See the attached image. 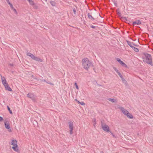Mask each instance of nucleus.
I'll return each instance as SVG.
<instances>
[{"label": "nucleus", "instance_id": "f257e3e1", "mask_svg": "<svg viewBox=\"0 0 153 153\" xmlns=\"http://www.w3.org/2000/svg\"><path fill=\"white\" fill-rule=\"evenodd\" d=\"M82 65L83 68L87 70L91 66H93L92 62H90L88 58H85L82 59Z\"/></svg>", "mask_w": 153, "mask_h": 153}, {"label": "nucleus", "instance_id": "f03ea898", "mask_svg": "<svg viewBox=\"0 0 153 153\" xmlns=\"http://www.w3.org/2000/svg\"><path fill=\"white\" fill-rule=\"evenodd\" d=\"M143 55L146 58V62L147 64H149L152 66H153L152 60L151 55L146 53H144Z\"/></svg>", "mask_w": 153, "mask_h": 153}, {"label": "nucleus", "instance_id": "7ed1b4c3", "mask_svg": "<svg viewBox=\"0 0 153 153\" xmlns=\"http://www.w3.org/2000/svg\"><path fill=\"white\" fill-rule=\"evenodd\" d=\"M11 144L13 145L12 148L16 152H18L19 150L17 144V140H12L11 142Z\"/></svg>", "mask_w": 153, "mask_h": 153}, {"label": "nucleus", "instance_id": "20e7f679", "mask_svg": "<svg viewBox=\"0 0 153 153\" xmlns=\"http://www.w3.org/2000/svg\"><path fill=\"white\" fill-rule=\"evenodd\" d=\"M101 127L102 129L105 131L108 132L110 131V128L109 126L105 124H103L102 121L101 122Z\"/></svg>", "mask_w": 153, "mask_h": 153}, {"label": "nucleus", "instance_id": "39448f33", "mask_svg": "<svg viewBox=\"0 0 153 153\" xmlns=\"http://www.w3.org/2000/svg\"><path fill=\"white\" fill-rule=\"evenodd\" d=\"M70 130V133L71 134H73V130L74 128V123L73 122L70 121L68 122Z\"/></svg>", "mask_w": 153, "mask_h": 153}, {"label": "nucleus", "instance_id": "423d86ee", "mask_svg": "<svg viewBox=\"0 0 153 153\" xmlns=\"http://www.w3.org/2000/svg\"><path fill=\"white\" fill-rule=\"evenodd\" d=\"M27 97L30 98L33 101H35L36 99V96L33 94L31 93H29L27 94Z\"/></svg>", "mask_w": 153, "mask_h": 153}, {"label": "nucleus", "instance_id": "0eeeda50", "mask_svg": "<svg viewBox=\"0 0 153 153\" xmlns=\"http://www.w3.org/2000/svg\"><path fill=\"white\" fill-rule=\"evenodd\" d=\"M4 126L5 127V128L8 129V131L10 132H11L12 130L10 128V124L9 122L8 121V123H7V121L6 120H4Z\"/></svg>", "mask_w": 153, "mask_h": 153}, {"label": "nucleus", "instance_id": "6e6552de", "mask_svg": "<svg viewBox=\"0 0 153 153\" xmlns=\"http://www.w3.org/2000/svg\"><path fill=\"white\" fill-rule=\"evenodd\" d=\"M116 59L120 65H121L123 66L126 67L127 66L123 61L121 60V59L118 58H116Z\"/></svg>", "mask_w": 153, "mask_h": 153}, {"label": "nucleus", "instance_id": "1a4fd4ad", "mask_svg": "<svg viewBox=\"0 0 153 153\" xmlns=\"http://www.w3.org/2000/svg\"><path fill=\"white\" fill-rule=\"evenodd\" d=\"M120 109L122 111L123 113L125 115H127V113L129 112L127 110L125 109L123 107H120Z\"/></svg>", "mask_w": 153, "mask_h": 153}, {"label": "nucleus", "instance_id": "9d476101", "mask_svg": "<svg viewBox=\"0 0 153 153\" xmlns=\"http://www.w3.org/2000/svg\"><path fill=\"white\" fill-rule=\"evenodd\" d=\"M33 59L39 62H42V60L39 57L34 56L33 57Z\"/></svg>", "mask_w": 153, "mask_h": 153}, {"label": "nucleus", "instance_id": "9b49d317", "mask_svg": "<svg viewBox=\"0 0 153 153\" xmlns=\"http://www.w3.org/2000/svg\"><path fill=\"white\" fill-rule=\"evenodd\" d=\"M4 86L6 90L10 91H12V89L10 87L8 84Z\"/></svg>", "mask_w": 153, "mask_h": 153}, {"label": "nucleus", "instance_id": "f8f14e48", "mask_svg": "<svg viewBox=\"0 0 153 153\" xmlns=\"http://www.w3.org/2000/svg\"><path fill=\"white\" fill-rule=\"evenodd\" d=\"M141 24V21L139 20H136V21L133 22L132 23L133 25H139Z\"/></svg>", "mask_w": 153, "mask_h": 153}, {"label": "nucleus", "instance_id": "ddd939ff", "mask_svg": "<svg viewBox=\"0 0 153 153\" xmlns=\"http://www.w3.org/2000/svg\"><path fill=\"white\" fill-rule=\"evenodd\" d=\"M88 16L89 19H91L92 20H95V19L91 15L90 13H88Z\"/></svg>", "mask_w": 153, "mask_h": 153}, {"label": "nucleus", "instance_id": "4468645a", "mask_svg": "<svg viewBox=\"0 0 153 153\" xmlns=\"http://www.w3.org/2000/svg\"><path fill=\"white\" fill-rule=\"evenodd\" d=\"M127 113V115L126 116H127L130 119H132L133 118V116L129 112H128Z\"/></svg>", "mask_w": 153, "mask_h": 153}, {"label": "nucleus", "instance_id": "2eb2a0df", "mask_svg": "<svg viewBox=\"0 0 153 153\" xmlns=\"http://www.w3.org/2000/svg\"><path fill=\"white\" fill-rule=\"evenodd\" d=\"M121 79L123 82L125 84L126 86H127L128 85L127 81L124 78H123Z\"/></svg>", "mask_w": 153, "mask_h": 153}, {"label": "nucleus", "instance_id": "dca6fc26", "mask_svg": "<svg viewBox=\"0 0 153 153\" xmlns=\"http://www.w3.org/2000/svg\"><path fill=\"white\" fill-rule=\"evenodd\" d=\"M27 56H29L32 59H33V57L34 56L33 54L29 52L27 53Z\"/></svg>", "mask_w": 153, "mask_h": 153}, {"label": "nucleus", "instance_id": "f3484780", "mask_svg": "<svg viewBox=\"0 0 153 153\" xmlns=\"http://www.w3.org/2000/svg\"><path fill=\"white\" fill-rule=\"evenodd\" d=\"M127 42L128 44L131 47V48L133 47V46L132 45V42H131L128 41H127Z\"/></svg>", "mask_w": 153, "mask_h": 153}, {"label": "nucleus", "instance_id": "a211bd4d", "mask_svg": "<svg viewBox=\"0 0 153 153\" xmlns=\"http://www.w3.org/2000/svg\"><path fill=\"white\" fill-rule=\"evenodd\" d=\"M132 48L136 52H139V49L136 48L133 46Z\"/></svg>", "mask_w": 153, "mask_h": 153}, {"label": "nucleus", "instance_id": "6ab92c4d", "mask_svg": "<svg viewBox=\"0 0 153 153\" xmlns=\"http://www.w3.org/2000/svg\"><path fill=\"white\" fill-rule=\"evenodd\" d=\"M50 3L52 6H55L56 4V2L53 1H51Z\"/></svg>", "mask_w": 153, "mask_h": 153}, {"label": "nucleus", "instance_id": "aec40b11", "mask_svg": "<svg viewBox=\"0 0 153 153\" xmlns=\"http://www.w3.org/2000/svg\"><path fill=\"white\" fill-rule=\"evenodd\" d=\"M2 82L4 86H5L6 85L8 84V83L7 82L6 80H5L4 81V80H2Z\"/></svg>", "mask_w": 153, "mask_h": 153}, {"label": "nucleus", "instance_id": "412c9836", "mask_svg": "<svg viewBox=\"0 0 153 153\" xmlns=\"http://www.w3.org/2000/svg\"><path fill=\"white\" fill-rule=\"evenodd\" d=\"M108 100L112 102H114L115 101V99L113 98H109L108 99Z\"/></svg>", "mask_w": 153, "mask_h": 153}, {"label": "nucleus", "instance_id": "4be33fe9", "mask_svg": "<svg viewBox=\"0 0 153 153\" xmlns=\"http://www.w3.org/2000/svg\"><path fill=\"white\" fill-rule=\"evenodd\" d=\"M7 110L9 111V113L10 114H12L13 113L12 112V111L10 110V108L8 106H7Z\"/></svg>", "mask_w": 153, "mask_h": 153}, {"label": "nucleus", "instance_id": "5701e85b", "mask_svg": "<svg viewBox=\"0 0 153 153\" xmlns=\"http://www.w3.org/2000/svg\"><path fill=\"white\" fill-rule=\"evenodd\" d=\"M28 1L29 2L30 4L31 5H33L35 4L33 1L32 0H29Z\"/></svg>", "mask_w": 153, "mask_h": 153}, {"label": "nucleus", "instance_id": "b1692460", "mask_svg": "<svg viewBox=\"0 0 153 153\" xmlns=\"http://www.w3.org/2000/svg\"><path fill=\"white\" fill-rule=\"evenodd\" d=\"M113 69L118 74L119 73H120L118 70L115 67H113Z\"/></svg>", "mask_w": 153, "mask_h": 153}, {"label": "nucleus", "instance_id": "393cba45", "mask_svg": "<svg viewBox=\"0 0 153 153\" xmlns=\"http://www.w3.org/2000/svg\"><path fill=\"white\" fill-rule=\"evenodd\" d=\"M0 76H1V81H2V80H4V81L5 80H6L4 76H2L1 75H0Z\"/></svg>", "mask_w": 153, "mask_h": 153}, {"label": "nucleus", "instance_id": "a878e982", "mask_svg": "<svg viewBox=\"0 0 153 153\" xmlns=\"http://www.w3.org/2000/svg\"><path fill=\"white\" fill-rule=\"evenodd\" d=\"M113 2L114 3V5L116 7L117 6V1H116L114 0V1H113Z\"/></svg>", "mask_w": 153, "mask_h": 153}, {"label": "nucleus", "instance_id": "bb28decb", "mask_svg": "<svg viewBox=\"0 0 153 153\" xmlns=\"http://www.w3.org/2000/svg\"><path fill=\"white\" fill-rule=\"evenodd\" d=\"M118 74L119 75V76L120 77L121 79L123 78V76L121 74L120 72Z\"/></svg>", "mask_w": 153, "mask_h": 153}, {"label": "nucleus", "instance_id": "cd10ccee", "mask_svg": "<svg viewBox=\"0 0 153 153\" xmlns=\"http://www.w3.org/2000/svg\"><path fill=\"white\" fill-rule=\"evenodd\" d=\"M74 85L75 86L76 88L78 90L79 89V88L76 82H75L74 83Z\"/></svg>", "mask_w": 153, "mask_h": 153}, {"label": "nucleus", "instance_id": "c85d7f7f", "mask_svg": "<svg viewBox=\"0 0 153 153\" xmlns=\"http://www.w3.org/2000/svg\"><path fill=\"white\" fill-rule=\"evenodd\" d=\"M73 10L74 12V14H76V11L75 9V8H73Z\"/></svg>", "mask_w": 153, "mask_h": 153}, {"label": "nucleus", "instance_id": "c756f323", "mask_svg": "<svg viewBox=\"0 0 153 153\" xmlns=\"http://www.w3.org/2000/svg\"><path fill=\"white\" fill-rule=\"evenodd\" d=\"M117 14L118 15L119 17H121V13L120 12H117Z\"/></svg>", "mask_w": 153, "mask_h": 153}, {"label": "nucleus", "instance_id": "7c9ffc66", "mask_svg": "<svg viewBox=\"0 0 153 153\" xmlns=\"http://www.w3.org/2000/svg\"><path fill=\"white\" fill-rule=\"evenodd\" d=\"M9 4L10 5L12 10L14 8V7L13 6V5L11 3H10V4Z\"/></svg>", "mask_w": 153, "mask_h": 153}, {"label": "nucleus", "instance_id": "2f4dec72", "mask_svg": "<svg viewBox=\"0 0 153 153\" xmlns=\"http://www.w3.org/2000/svg\"><path fill=\"white\" fill-rule=\"evenodd\" d=\"M12 10H13L14 11V12L16 13V14H17V11L16 10L15 8H13Z\"/></svg>", "mask_w": 153, "mask_h": 153}, {"label": "nucleus", "instance_id": "473e14b6", "mask_svg": "<svg viewBox=\"0 0 153 153\" xmlns=\"http://www.w3.org/2000/svg\"><path fill=\"white\" fill-rule=\"evenodd\" d=\"M79 104H80L81 105H85V103L83 102H80V103Z\"/></svg>", "mask_w": 153, "mask_h": 153}, {"label": "nucleus", "instance_id": "72a5a7b5", "mask_svg": "<svg viewBox=\"0 0 153 153\" xmlns=\"http://www.w3.org/2000/svg\"><path fill=\"white\" fill-rule=\"evenodd\" d=\"M3 120V117H1L0 116V122H1Z\"/></svg>", "mask_w": 153, "mask_h": 153}, {"label": "nucleus", "instance_id": "f704fd0d", "mask_svg": "<svg viewBox=\"0 0 153 153\" xmlns=\"http://www.w3.org/2000/svg\"><path fill=\"white\" fill-rule=\"evenodd\" d=\"M90 27L91 28H95L96 27L95 26H94L93 25H91Z\"/></svg>", "mask_w": 153, "mask_h": 153}, {"label": "nucleus", "instance_id": "c9c22d12", "mask_svg": "<svg viewBox=\"0 0 153 153\" xmlns=\"http://www.w3.org/2000/svg\"><path fill=\"white\" fill-rule=\"evenodd\" d=\"M75 101H76L79 104L80 103V102L76 99H75Z\"/></svg>", "mask_w": 153, "mask_h": 153}, {"label": "nucleus", "instance_id": "e433bc0d", "mask_svg": "<svg viewBox=\"0 0 153 153\" xmlns=\"http://www.w3.org/2000/svg\"><path fill=\"white\" fill-rule=\"evenodd\" d=\"M121 18H123V19H125V20H126V21L127 20V19H126V17H121Z\"/></svg>", "mask_w": 153, "mask_h": 153}, {"label": "nucleus", "instance_id": "4c0bfd02", "mask_svg": "<svg viewBox=\"0 0 153 153\" xmlns=\"http://www.w3.org/2000/svg\"><path fill=\"white\" fill-rule=\"evenodd\" d=\"M6 1L8 4H10V3L9 1V0H6Z\"/></svg>", "mask_w": 153, "mask_h": 153}, {"label": "nucleus", "instance_id": "58836bf2", "mask_svg": "<svg viewBox=\"0 0 153 153\" xmlns=\"http://www.w3.org/2000/svg\"><path fill=\"white\" fill-rule=\"evenodd\" d=\"M132 44L134 46H137V45H135V44H134V43H133V42H132Z\"/></svg>", "mask_w": 153, "mask_h": 153}, {"label": "nucleus", "instance_id": "ea45409f", "mask_svg": "<svg viewBox=\"0 0 153 153\" xmlns=\"http://www.w3.org/2000/svg\"><path fill=\"white\" fill-rule=\"evenodd\" d=\"M119 8H118L117 10H116V12H117H117H119Z\"/></svg>", "mask_w": 153, "mask_h": 153}, {"label": "nucleus", "instance_id": "a19ab883", "mask_svg": "<svg viewBox=\"0 0 153 153\" xmlns=\"http://www.w3.org/2000/svg\"><path fill=\"white\" fill-rule=\"evenodd\" d=\"M111 135H112L113 137H115V135L113 133Z\"/></svg>", "mask_w": 153, "mask_h": 153}, {"label": "nucleus", "instance_id": "79ce46f5", "mask_svg": "<svg viewBox=\"0 0 153 153\" xmlns=\"http://www.w3.org/2000/svg\"><path fill=\"white\" fill-rule=\"evenodd\" d=\"M42 81H43L44 82H46V80L45 79L42 80Z\"/></svg>", "mask_w": 153, "mask_h": 153}, {"label": "nucleus", "instance_id": "37998d69", "mask_svg": "<svg viewBox=\"0 0 153 153\" xmlns=\"http://www.w3.org/2000/svg\"><path fill=\"white\" fill-rule=\"evenodd\" d=\"M10 66H13V64H10Z\"/></svg>", "mask_w": 153, "mask_h": 153}, {"label": "nucleus", "instance_id": "c03bdc74", "mask_svg": "<svg viewBox=\"0 0 153 153\" xmlns=\"http://www.w3.org/2000/svg\"><path fill=\"white\" fill-rule=\"evenodd\" d=\"M109 132H110V133H111V134H112L113 133L110 130Z\"/></svg>", "mask_w": 153, "mask_h": 153}, {"label": "nucleus", "instance_id": "a18cd8bd", "mask_svg": "<svg viewBox=\"0 0 153 153\" xmlns=\"http://www.w3.org/2000/svg\"><path fill=\"white\" fill-rule=\"evenodd\" d=\"M47 83H49V84H50V85H53V84H52L51 82L48 83V82H47Z\"/></svg>", "mask_w": 153, "mask_h": 153}, {"label": "nucleus", "instance_id": "49530a36", "mask_svg": "<svg viewBox=\"0 0 153 153\" xmlns=\"http://www.w3.org/2000/svg\"><path fill=\"white\" fill-rule=\"evenodd\" d=\"M34 79H36V80H39V79H37V78H36V77L34 78Z\"/></svg>", "mask_w": 153, "mask_h": 153}, {"label": "nucleus", "instance_id": "de8ad7c7", "mask_svg": "<svg viewBox=\"0 0 153 153\" xmlns=\"http://www.w3.org/2000/svg\"><path fill=\"white\" fill-rule=\"evenodd\" d=\"M33 75L32 76V77H33Z\"/></svg>", "mask_w": 153, "mask_h": 153}, {"label": "nucleus", "instance_id": "09e8293b", "mask_svg": "<svg viewBox=\"0 0 153 153\" xmlns=\"http://www.w3.org/2000/svg\"><path fill=\"white\" fill-rule=\"evenodd\" d=\"M93 70H94V68H93Z\"/></svg>", "mask_w": 153, "mask_h": 153}, {"label": "nucleus", "instance_id": "8fccbe9b", "mask_svg": "<svg viewBox=\"0 0 153 153\" xmlns=\"http://www.w3.org/2000/svg\"><path fill=\"white\" fill-rule=\"evenodd\" d=\"M27 0L28 1H29V0Z\"/></svg>", "mask_w": 153, "mask_h": 153}, {"label": "nucleus", "instance_id": "3c124183", "mask_svg": "<svg viewBox=\"0 0 153 153\" xmlns=\"http://www.w3.org/2000/svg\"><path fill=\"white\" fill-rule=\"evenodd\" d=\"M45 1H47V0H45Z\"/></svg>", "mask_w": 153, "mask_h": 153}, {"label": "nucleus", "instance_id": "603ef678", "mask_svg": "<svg viewBox=\"0 0 153 153\" xmlns=\"http://www.w3.org/2000/svg\"><path fill=\"white\" fill-rule=\"evenodd\" d=\"M102 153H103V152H102Z\"/></svg>", "mask_w": 153, "mask_h": 153}]
</instances>
